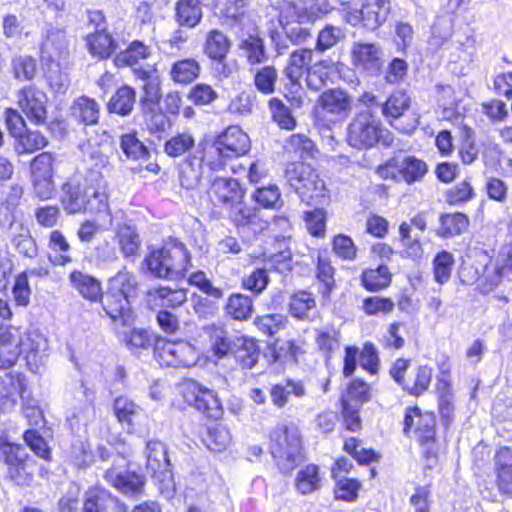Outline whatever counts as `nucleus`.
I'll return each instance as SVG.
<instances>
[{
	"label": "nucleus",
	"instance_id": "1",
	"mask_svg": "<svg viewBox=\"0 0 512 512\" xmlns=\"http://www.w3.org/2000/svg\"><path fill=\"white\" fill-rule=\"evenodd\" d=\"M136 275L125 267L108 281V288L102 300L103 310L115 325L129 327L133 323L130 300L137 295Z\"/></svg>",
	"mask_w": 512,
	"mask_h": 512
},
{
	"label": "nucleus",
	"instance_id": "2",
	"mask_svg": "<svg viewBox=\"0 0 512 512\" xmlns=\"http://www.w3.org/2000/svg\"><path fill=\"white\" fill-rule=\"evenodd\" d=\"M144 264L154 277L167 280L184 278L192 266L189 251L177 239H169L162 247L152 250Z\"/></svg>",
	"mask_w": 512,
	"mask_h": 512
},
{
	"label": "nucleus",
	"instance_id": "3",
	"mask_svg": "<svg viewBox=\"0 0 512 512\" xmlns=\"http://www.w3.org/2000/svg\"><path fill=\"white\" fill-rule=\"evenodd\" d=\"M269 450L280 471L292 472L301 461V436L292 422L278 423L270 433Z\"/></svg>",
	"mask_w": 512,
	"mask_h": 512
},
{
	"label": "nucleus",
	"instance_id": "4",
	"mask_svg": "<svg viewBox=\"0 0 512 512\" xmlns=\"http://www.w3.org/2000/svg\"><path fill=\"white\" fill-rule=\"evenodd\" d=\"M346 20L356 26L362 24L369 30H376L386 22L391 12V0H348Z\"/></svg>",
	"mask_w": 512,
	"mask_h": 512
},
{
	"label": "nucleus",
	"instance_id": "5",
	"mask_svg": "<svg viewBox=\"0 0 512 512\" xmlns=\"http://www.w3.org/2000/svg\"><path fill=\"white\" fill-rule=\"evenodd\" d=\"M383 129L376 115L370 110H359L347 126V143L356 149L375 146L382 137Z\"/></svg>",
	"mask_w": 512,
	"mask_h": 512
},
{
	"label": "nucleus",
	"instance_id": "6",
	"mask_svg": "<svg viewBox=\"0 0 512 512\" xmlns=\"http://www.w3.org/2000/svg\"><path fill=\"white\" fill-rule=\"evenodd\" d=\"M154 356L160 365L175 368L191 367L199 360V353L189 342H175L164 338L155 341Z\"/></svg>",
	"mask_w": 512,
	"mask_h": 512
},
{
	"label": "nucleus",
	"instance_id": "7",
	"mask_svg": "<svg viewBox=\"0 0 512 512\" xmlns=\"http://www.w3.org/2000/svg\"><path fill=\"white\" fill-rule=\"evenodd\" d=\"M286 177L291 187L301 197L302 201L315 200L324 197L325 185L311 166L297 162L286 170Z\"/></svg>",
	"mask_w": 512,
	"mask_h": 512
},
{
	"label": "nucleus",
	"instance_id": "8",
	"mask_svg": "<svg viewBox=\"0 0 512 512\" xmlns=\"http://www.w3.org/2000/svg\"><path fill=\"white\" fill-rule=\"evenodd\" d=\"M87 181L90 183V196L85 200V210L82 213L93 214L98 220L104 221V226H112L113 217L108 201L107 182L103 174L97 169H90L87 171Z\"/></svg>",
	"mask_w": 512,
	"mask_h": 512
},
{
	"label": "nucleus",
	"instance_id": "9",
	"mask_svg": "<svg viewBox=\"0 0 512 512\" xmlns=\"http://www.w3.org/2000/svg\"><path fill=\"white\" fill-rule=\"evenodd\" d=\"M125 466L126 460L117 456L112 467L105 471L104 479L124 495L138 496L142 494L146 483L145 476L134 471L122 470Z\"/></svg>",
	"mask_w": 512,
	"mask_h": 512
},
{
	"label": "nucleus",
	"instance_id": "10",
	"mask_svg": "<svg viewBox=\"0 0 512 512\" xmlns=\"http://www.w3.org/2000/svg\"><path fill=\"white\" fill-rule=\"evenodd\" d=\"M185 401L209 418L222 415V405L217 394L194 380H187L182 385Z\"/></svg>",
	"mask_w": 512,
	"mask_h": 512
},
{
	"label": "nucleus",
	"instance_id": "11",
	"mask_svg": "<svg viewBox=\"0 0 512 512\" xmlns=\"http://www.w3.org/2000/svg\"><path fill=\"white\" fill-rule=\"evenodd\" d=\"M5 463L8 466V477L16 485H30L33 474L28 463L26 449L19 444L4 443L1 447Z\"/></svg>",
	"mask_w": 512,
	"mask_h": 512
},
{
	"label": "nucleus",
	"instance_id": "12",
	"mask_svg": "<svg viewBox=\"0 0 512 512\" xmlns=\"http://www.w3.org/2000/svg\"><path fill=\"white\" fill-rule=\"evenodd\" d=\"M42 61L55 63L59 67L61 62L69 56V40L64 29L49 27L43 33L41 45Z\"/></svg>",
	"mask_w": 512,
	"mask_h": 512
},
{
	"label": "nucleus",
	"instance_id": "13",
	"mask_svg": "<svg viewBox=\"0 0 512 512\" xmlns=\"http://www.w3.org/2000/svg\"><path fill=\"white\" fill-rule=\"evenodd\" d=\"M321 113L329 116L331 121H343L352 110V98L342 89H329L324 91L318 101Z\"/></svg>",
	"mask_w": 512,
	"mask_h": 512
},
{
	"label": "nucleus",
	"instance_id": "14",
	"mask_svg": "<svg viewBox=\"0 0 512 512\" xmlns=\"http://www.w3.org/2000/svg\"><path fill=\"white\" fill-rule=\"evenodd\" d=\"M353 65L367 72L369 75H378L384 64V51L375 43H355L351 49Z\"/></svg>",
	"mask_w": 512,
	"mask_h": 512
},
{
	"label": "nucleus",
	"instance_id": "15",
	"mask_svg": "<svg viewBox=\"0 0 512 512\" xmlns=\"http://www.w3.org/2000/svg\"><path fill=\"white\" fill-rule=\"evenodd\" d=\"M19 348L30 370L35 372L47 356L48 342L41 333L30 331L21 334V346Z\"/></svg>",
	"mask_w": 512,
	"mask_h": 512
},
{
	"label": "nucleus",
	"instance_id": "16",
	"mask_svg": "<svg viewBox=\"0 0 512 512\" xmlns=\"http://www.w3.org/2000/svg\"><path fill=\"white\" fill-rule=\"evenodd\" d=\"M214 144L219 147L226 158L244 155L250 148L249 137L238 126L228 127L220 134Z\"/></svg>",
	"mask_w": 512,
	"mask_h": 512
},
{
	"label": "nucleus",
	"instance_id": "17",
	"mask_svg": "<svg viewBox=\"0 0 512 512\" xmlns=\"http://www.w3.org/2000/svg\"><path fill=\"white\" fill-rule=\"evenodd\" d=\"M46 95L34 87L23 88L18 95V104L27 118L36 124L46 119Z\"/></svg>",
	"mask_w": 512,
	"mask_h": 512
},
{
	"label": "nucleus",
	"instance_id": "18",
	"mask_svg": "<svg viewBox=\"0 0 512 512\" xmlns=\"http://www.w3.org/2000/svg\"><path fill=\"white\" fill-rule=\"evenodd\" d=\"M89 185L87 174L82 183L70 180L63 184L61 204L65 212L78 214L85 210V200L90 196V193H88Z\"/></svg>",
	"mask_w": 512,
	"mask_h": 512
},
{
	"label": "nucleus",
	"instance_id": "19",
	"mask_svg": "<svg viewBox=\"0 0 512 512\" xmlns=\"http://www.w3.org/2000/svg\"><path fill=\"white\" fill-rule=\"evenodd\" d=\"M201 330L209 341V349L214 357L222 359L232 353L238 337L230 334L224 326L211 324Z\"/></svg>",
	"mask_w": 512,
	"mask_h": 512
},
{
	"label": "nucleus",
	"instance_id": "20",
	"mask_svg": "<svg viewBox=\"0 0 512 512\" xmlns=\"http://www.w3.org/2000/svg\"><path fill=\"white\" fill-rule=\"evenodd\" d=\"M493 472L496 477L498 491L512 497V449L501 447L493 458Z\"/></svg>",
	"mask_w": 512,
	"mask_h": 512
},
{
	"label": "nucleus",
	"instance_id": "21",
	"mask_svg": "<svg viewBox=\"0 0 512 512\" xmlns=\"http://www.w3.org/2000/svg\"><path fill=\"white\" fill-rule=\"evenodd\" d=\"M209 196L212 201L225 206L239 202L244 196V192L234 178H225L216 176L210 180Z\"/></svg>",
	"mask_w": 512,
	"mask_h": 512
},
{
	"label": "nucleus",
	"instance_id": "22",
	"mask_svg": "<svg viewBox=\"0 0 512 512\" xmlns=\"http://www.w3.org/2000/svg\"><path fill=\"white\" fill-rule=\"evenodd\" d=\"M146 468L153 476L171 477V463L166 446L159 440H150L146 445Z\"/></svg>",
	"mask_w": 512,
	"mask_h": 512
},
{
	"label": "nucleus",
	"instance_id": "23",
	"mask_svg": "<svg viewBox=\"0 0 512 512\" xmlns=\"http://www.w3.org/2000/svg\"><path fill=\"white\" fill-rule=\"evenodd\" d=\"M84 512H126L125 506L109 491L101 488L90 489L83 505Z\"/></svg>",
	"mask_w": 512,
	"mask_h": 512
},
{
	"label": "nucleus",
	"instance_id": "24",
	"mask_svg": "<svg viewBox=\"0 0 512 512\" xmlns=\"http://www.w3.org/2000/svg\"><path fill=\"white\" fill-rule=\"evenodd\" d=\"M21 333L19 330H5L0 334V369L12 367L21 355Z\"/></svg>",
	"mask_w": 512,
	"mask_h": 512
},
{
	"label": "nucleus",
	"instance_id": "25",
	"mask_svg": "<svg viewBox=\"0 0 512 512\" xmlns=\"http://www.w3.org/2000/svg\"><path fill=\"white\" fill-rule=\"evenodd\" d=\"M148 300L161 309H176L187 301V290L159 286L148 291Z\"/></svg>",
	"mask_w": 512,
	"mask_h": 512
},
{
	"label": "nucleus",
	"instance_id": "26",
	"mask_svg": "<svg viewBox=\"0 0 512 512\" xmlns=\"http://www.w3.org/2000/svg\"><path fill=\"white\" fill-rule=\"evenodd\" d=\"M238 47L250 68L265 64L269 59L264 39L257 34L244 37Z\"/></svg>",
	"mask_w": 512,
	"mask_h": 512
},
{
	"label": "nucleus",
	"instance_id": "27",
	"mask_svg": "<svg viewBox=\"0 0 512 512\" xmlns=\"http://www.w3.org/2000/svg\"><path fill=\"white\" fill-rule=\"evenodd\" d=\"M25 383L23 378L6 375L0 382V412H8L16 405V396L24 400Z\"/></svg>",
	"mask_w": 512,
	"mask_h": 512
},
{
	"label": "nucleus",
	"instance_id": "28",
	"mask_svg": "<svg viewBox=\"0 0 512 512\" xmlns=\"http://www.w3.org/2000/svg\"><path fill=\"white\" fill-rule=\"evenodd\" d=\"M69 281L84 299L91 302H96L100 298L103 300L101 283L93 276L74 270L69 275Z\"/></svg>",
	"mask_w": 512,
	"mask_h": 512
},
{
	"label": "nucleus",
	"instance_id": "29",
	"mask_svg": "<svg viewBox=\"0 0 512 512\" xmlns=\"http://www.w3.org/2000/svg\"><path fill=\"white\" fill-rule=\"evenodd\" d=\"M313 52L310 48H303L296 49L290 54L284 72L292 83H297L304 74H308V70L312 66Z\"/></svg>",
	"mask_w": 512,
	"mask_h": 512
},
{
	"label": "nucleus",
	"instance_id": "30",
	"mask_svg": "<svg viewBox=\"0 0 512 512\" xmlns=\"http://www.w3.org/2000/svg\"><path fill=\"white\" fill-rule=\"evenodd\" d=\"M135 72L139 78L146 80L143 85L144 95L140 98V105L142 111L149 112L152 108H157L160 99L159 83L151 79L155 69L148 65L146 67L136 69Z\"/></svg>",
	"mask_w": 512,
	"mask_h": 512
},
{
	"label": "nucleus",
	"instance_id": "31",
	"mask_svg": "<svg viewBox=\"0 0 512 512\" xmlns=\"http://www.w3.org/2000/svg\"><path fill=\"white\" fill-rule=\"evenodd\" d=\"M70 112L71 117L78 123L94 125L100 117V106L94 99L80 96L72 103Z\"/></svg>",
	"mask_w": 512,
	"mask_h": 512
},
{
	"label": "nucleus",
	"instance_id": "32",
	"mask_svg": "<svg viewBox=\"0 0 512 512\" xmlns=\"http://www.w3.org/2000/svg\"><path fill=\"white\" fill-rule=\"evenodd\" d=\"M230 48L231 42L222 31L214 29L207 33L203 52L209 59L222 63L226 59Z\"/></svg>",
	"mask_w": 512,
	"mask_h": 512
},
{
	"label": "nucleus",
	"instance_id": "33",
	"mask_svg": "<svg viewBox=\"0 0 512 512\" xmlns=\"http://www.w3.org/2000/svg\"><path fill=\"white\" fill-rule=\"evenodd\" d=\"M231 354L242 369H252L259 360L260 349L254 339L238 337Z\"/></svg>",
	"mask_w": 512,
	"mask_h": 512
},
{
	"label": "nucleus",
	"instance_id": "34",
	"mask_svg": "<svg viewBox=\"0 0 512 512\" xmlns=\"http://www.w3.org/2000/svg\"><path fill=\"white\" fill-rule=\"evenodd\" d=\"M306 390L301 381L286 380L284 383L275 384L270 389V398L274 406L281 409L289 401L292 395L296 398L305 396Z\"/></svg>",
	"mask_w": 512,
	"mask_h": 512
},
{
	"label": "nucleus",
	"instance_id": "35",
	"mask_svg": "<svg viewBox=\"0 0 512 512\" xmlns=\"http://www.w3.org/2000/svg\"><path fill=\"white\" fill-rule=\"evenodd\" d=\"M292 10L297 17V22L287 23L283 26L286 37L294 45L305 44L312 38L311 32L307 27L302 26V23L307 18L305 15L306 8L303 4L293 5Z\"/></svg>",
	"mask_w": 512,
	"mask_h": 512
},
{
	"label": "nucleus",
	"instance_id": "36",
	"mask_svg": "<svg viewBox=\"0 0 512 512\" xmlns=\"http://www.w3.org/2000/svg\"><path fill=\"white\" fill-rule=\"evenodd\" d=\"M135 103V89L128 85H123L112 95L107 104V109L111 113L128 116L132 113Z\"/></svg>",
	"mask_w": 512,
	"mask_h": 512
},
{
	"label": "nucleus",
	"instance_id": "37",
	"mask_svg": "<svg viewBox=\"0 0 512 512\" xmlns=\"http://www.w3.org/2000/svg\"><path fill=\"white\" fill-rule=\"evenodd\" d=\"M116 239L124 257L130 258L137 255L141 247V239L135 226L126 223L119 225L116 230Z\"/></svg>",
	"mask_w": 512,
	"mask_h": 512
},
{
	"label": "nucleus",
	"instance_id": "38",
	"mask_svg": "<svg viewBox=\"0 0 512 512\" xmlns=\"http://www.w3.org/2000/svg\"><path fill=\"white\" fill-rule=\"evenodd\" d=\"M86 43L89 53L99 59L110 57L116 49L113 38L106 31L89 32Z\"/></svg>",
	"mask_w": 512,
	"mask_h": 512
},
{
	"label": "nucleus",
	"instance_id": "39",
	"mask_svg": "<svg viewBox=\"0 0 512 512\" xmlns=\"http://www.w3.org/2000/svg\"><path fill=\"white\" fill-rule=\"evenodd\" d=\"M249 72L253 75V84L258 92L263 95L275 92L278 72L273 65L249 68Z\"/></svg>",
	"mask_w": 512,
	"mask_h": 512
},
{
	"label": "nucleus",
	"instance_id": "40",
	"mask_svg": "<svg viewBox=\"0 0 512 512\" xmlns=\"http://www.w3.org/2000/svg\"><path fill=\"white\" fill-rule=\"evenodd\" d=\"M176 22L187 28L196 27L202 19V9L199 0H179L176 3Z\"/></svg>",
	"mask_w": 512,
	"mask_h": 512
},
{
	"label": "nucleus",
	"instance_id": "41",
	"mask_svg": "<svg viewBox=\"0 0 512 512\" xmlns=\"http://www.w3.org/2000/svg\"><path fill=\"white\" fill-rule=\"evenodd\" d=\"M400 241L403 247L401 255L411 258L414 261L419 260L423 255V248L420 242L421 235L413 232L411 225L403 222L399 227Z\"/></svg>",
	"mask_w": 512,
	"mask_h": 512
},
{
	"label": "nucleus",
	"instance_id": "42",
	"mask_svg": "<svg viewBox=\"0 0 512 512\" xmlns=\"http://www.w3.org/2000/svg\"><path fill=\"white\" fill-rule=\"evenodd\" d=\"M316 308V300L311 292L300 290L292 294L289 300L290 314L299 320H309Z\"/></svg>",
	"mask_w": 512,
	"mask_h": 512
},
{
	"label": "nucleus",
	"instance_id": "43",
	"mask_svg": "<svg viewBox=\"0 0 512 512\" xmlns=\"http://www.w3.org/2000/svg\"><path fill=\"white\" fill-rule=\"evenodd\" d=\"M151 56V48L142 41L135 40L130 43L125 51L118 53L114 63L118 67L135 66L140 60L148 59Z\"/></svg>",
	"mask_w": 512,
	"mask_h": 512
},
{
	"label": "nucleus",
	"instance_id": "44",
	"mask_svg": "<svg viewBox=\"0 0 512 512\" xmlns=\"http://www.w3.org/2000/svg\"><path fill=\"white\" fill-rule=\"evenodd\" d=\"M427 165L424 161L408 156L398 161L397 172L399 177L408 184L420 181L427 173Z\"/></svg>",
	"mask_w": 512,
	"mask_h": 512
},
{
	"label": "nucleus",
	"instance_id": "45",
	"mask_svg": "<svg viewBox=\"0 0 512 512\" xmlns=\"http://www.w3.org/2000/svg\"><path fill=\"white\" fill-rule=\"evenodd\" d=\"M469 226L468 217L460 212L444 214L440 217V228L437 234L443 238L462 234Z\"/></svg>",
	"mask_w": 512,
	"mask_h": 512
},
{
	"label": "nucleus",
	"instance_id": "46",
	"mask_svg": "<svg viewBox=\"0 0 512 512\" xmlns=\"http://www.w3.org/2000/svg\"><path fill=\"white\" fill-rule=\"evenodd\" d=\"M200 69V65L195 59H183L172 65L170 76L176 83L189 84L199 76Z\"/></svg>",
	"mask_w": 512,
	"mask_h": 512
},
{
	"label": "nucleus",
	"instance_id": "47",
	"mask_svg": "<svg viewBox=\"0 0 512 512\" xmlns=\"http://www.w3.org/2000/svg\"><path fill=\"white\" fill-rule=\"evenodd\" d=\"M391 273L387 266L379 265L376 269H367L361 275V282L368 291H379L391 283Z\"/></svg>",
	"mask_w": 512,
	"mask_h": 512
},
{
	"label": "nucleus",
	"instance_id": "48",
	"mask_svg": "<svg viewBox=\"0 0 512 512\" xmlns=\"http://www.w3.org/2000/svg\"><path fill=\"white\" fill-rule=\"evenodd\" d=\"M285 150L294 157L306 160L314 157L315 145L311 139L304 134H293L285 143Z\"/></svg>",
	"mask_w": 512,
	"mask_h": 512
},
{
	"label": "nucleus",
	"instance_id": "49",
	"mask_svg": "<svg viewBox=\"0 0 512 512\" xmlns=\"http://www.w3.org/2000/svg\"><path fill=\"white\" fill-rule=\"evenodd\" d=\"M225 310L235 320H247L253 313L252 299L240 293L232 294L228 298Z\"/></svg>",
	"mask_w": 512,
	"mask_h": 512
},
{
	"label": "nucleus",
	"instance_id": "50",
	"mask_svg": "<svg viewBox=\"0 0 512 512\" xmlns=\"http://www.w3.org/2000/svg\"><path fill=\"white\" fill-rule=\"evenodd\" d=\"M114 412L118 421L130 430L139 417L141 408L127 397L120 396L114 401Z\"/></svg>",
	"mask_w": 512,
	"mask_h": 512
},
{
	"label": "nucleus",
	"instance_id": "51",
	"mask_svg": "<svg viewBox=\"0 0 512 512\" xmlns=\"http://www.w3.org/2000/svg\"><path fill=\"white\" fill-rule=\"evenodd\" d=\"M120 148L126 157L132 160H141L149 157V151L138 138L136 131H132L121 136Z\"/></svg>",
	"mask_w": 512,
	"mask_h": 512
},
{
	"label": "nucleus",
	"instance_id": "52",
	"mask_svg": "<svg viewBox=\"0 0 512 512\" xmlns=\"http://www.w3.org/2000/svg\"><path fill=\"white\" fill-rule=\"evenodd\" d=\"M49 247L58 255L50 256L49 260L54 265L64 266L72 262V257L68 254L70 245L62 232L55 230L51 232L49 239Z\"/></svg>",
	"mask_w": 512,
	"mask_h": 512
},
{
	"label": "nucleus",
	"instance_id": "53",
	"mask_svg": "<svg viewBox=\"0 0 512 512\" xmlns=\"http://www.w3.org/2000/svg\"><path fill=\"white\" fill-rule=\"evenodd\" d=\"M410 106V97L403 91L393 92L382 105V113L386 118L397 119Z\"/></svg>",
	"mask_w": 512,
	"mask_h": 512
},
{
	"label": "nucleus",
	"instance_id": "54",
	"mask_svg": "<svg viewBox=\"0 0 512 512\" xmlns=\"http://www.w3.org/2000/svg\"><path fill=\"white\" fill-rule=\"evenodd\" d=\"M432 380V368L427 365H420L415 371L413 380H407L404 390L410 395L419 396L429 387Z\"/></svg>",
	"mask_w": 512,
	"mask_h": 512
},
{
	"label": "nucleus",
	"instance_id": "55",
	"mask_svg": "<svg viewBox=\"0 0 512 512\" xmlns=\"http://www.w3.org/2000/svg\"><path fill=\"white\" fill-rule=\"evenodd\" d=\"M255 101L256 94L253 91H242L230 100L227 110L234 116L246 117L252 113Z\"/></svg>",
	"mask_w": 512,
	"mask_h": 512
},
{
	"label": "nucleus",
	"instance_id": "56",
	"mask_svg": "<svg viewBox=\"0 0 512 512\" xmlns=\"http://www.w3.org/2000/svg\"><path fill=\"white\" fill-rule=\"evenodd\" d=\"M18 229L19 233L12 238V244L16 250L25 257L34 258L37 255V247L35 240L31 237L28 228L22 224L14 226L11 229Z\"/></svg>",
	"mask_w": 512,
	"mask_h": 512
},
{
	"label": "nucleus",
	"instance_id": "57",
	"mask_svg": "<svg viewBox=\"0 0 512 512\" xmlns=\"http://www.w3.org/2000/svg\"><path fill=\"white\" fill-rule=\"evenodd\" d=\"M320 479L318 475V467L315 465H307L301 469L296 478V488L303 494H309L319 489Z\"/></svg>",
	"mask_w": 512,
	"mask_h": 512
},
{
	"label": "nucleus",
	"instance_id": "58",
	"mask_svg": "<svg viewBox=\"0 0 512 512\" xmlns=\"http://www.w3.org/2000/svg\"><path fill=\"white\" fill-rule=\"evenodd\" d=\"M231 436L228 429L222 425L210 427L203 438V442L211 451L220 452L230 443Z\"/></svg>",
	"mask_w": 512,
	"mask_h": 512
},
{
	"label": "nucleus",
	"instance_id": "59",
	"mask_svg": "<svg viewBox=\"0 0 512 512\" xmlns=\"http://www.w3.org/2000/svg\"><path fill=\"white\" fill-rule=\"evenodd\" d=\"M269 109L273 120L282 129L292 130L296 126V120L292 116L290 109L278 98H272L269 101Z\"/></svg>",
	"mask_w": 512,
	"mask_h": 512
},
{
	"label": "nucleus",
	"instance_id": "60",
	"mask_svg": "<svg viewBox=\"0 0 512 512\" xmlns=\"http://www.w3.org/2000/svg\"><path fill=\"white\" fill-rule=\"evenodd\" d=\"M56 155L51 152H42L31 161V178H54L53 164Z\"/></svg>",
	"mask_w": 512,
	"mask_h": 512
},
{
	"label": "nucleus",
	"instance_id": "61",
	"mask_svg": "<svg viewBox=\"0 0 512 512\" xmlns=\"http://www.w3.org/2000/svg\"><path fill=\"white\" fill-rule=\"evenodd\" d=\"M343 37L344 33L339 27L326 25L319 31L313 51L317 53H324L334 47Z\"/></svg>",
	"mask_w": 512,
	"mask_h": 512
},
{
	"label": "nucleus",
	"instance_id": "62",
	"mask_svg": "<svg viewBox=\"0 0 512 512\" xmlns=\"http://www.w3.org/2000/svg\"><path fill=\"white\" fill-rule=\"evenodd\" d=\"M252 197L264 208H279L283 204L278 186L272 184L257 188Z\"/></svg>",
	"mask_w": 512,
	"mask_h": 512
},
{
	"label": "nucleus",
	"instance_id": "63",
	"mask_svg": "<svg viewBox=\"0 0 512 512\" xmlns=\"http://www.w3.org/2000/svg\"><path fill=\"white\" fill-rule=\"evenodd\" d=\"M454 257L448 251L438 253L433 260L434 278L439 284L446 283L451 277Z\"/></svg>",
	"mask_w": 512,
	"mask_h": 512
},
{
	"label": "nucleus",
	"instance_id": "64",
	"mask_svg": "<svg viewBox=\"0 0 512 512\" xmlns=\"http://www.w3.org/2000/svg\"><path fill=\"white\" fill-rule=\"evenodd\" d=\"M194 146V138L190 133H179L166 141L165 153L170 157H179Z\"/></svg>",
	"mask_w": 512,
	"mask_h": 512
}]
</instances>
